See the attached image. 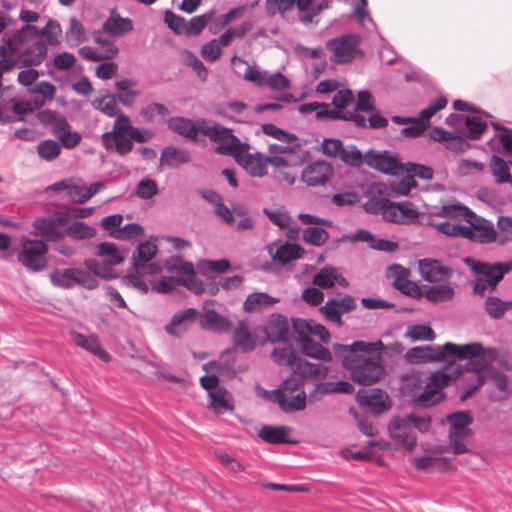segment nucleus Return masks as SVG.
I'll use <instances>...</instances> for the list:
<instances>
[{"instance_id":"nucleus-1","label":"nucleus","mask_w":512,"mask_h":512,"mask_svg":"<svg viewBox=\"0 0 512 512\" xmlns=\"http://www.w3.org/2000/svg\"><path fill=\"white\" fill-rule=\"evenodd\" d=\"M383 348L384 344L380 340H357L349 345H333V350L340 358L342 367L349 373L350 379L363 386L373 385L383 377Z\"/></svg>"},{"instance_id":"nucleus-2","label":"nucleus","mask_w":512,"mask_h":512,"mask_svg":"<svg viewBox=\"0 0 512 512\" xmlns=\"http://www.w3.org/2000/svg\"><path fill=\"white\" fill-rule=\"evenodd\" d=\"M151 129L139 128L132 125L131 119L121 114L115 119L112 130L101 135V144L107 152L126 156L134 147V142L146 143L154 137Z\"/></svg>"},{"instance_id":"nucleus-3","label":"nucleus","mask_w":512,"mask_h":512,"mask_svg":"<svg viewBox=\"0 0 512 512\" xmlns=\"http://www.w3.org/2000/svg\"><path fill=\"white\" fill-rule=\"evenodd\" d=\"M265 395L286 413L302 411L306 408L307 395L303 389V382L296 376L288 377L275 390L265 391Z\"/></svg>"},{"instance_id":"nucleus-4","label":"nucleus","mask_w":512,"mask_h":512,"mask_svg":"<svg viewBox=\"0 0 512 512\" xmlns=\"http://www.w3.org/2000/svg\"><path fill=\"white\" fill-rule=\"evenodd\" d=\"M201 134L217 144L215 152L219 155H227L234 158L238 156L240 150L249 149V145L235 136L232 129L218 123L213 125L207 123L206 127L201 130Z\"/></svg>"},{"instance_id":"nucleus-5","label":"nucleus","mask_w":512,"mask_h":512,"mask_svg":"<svg viewBox=\"0 0 512 512\" xmlns=\"http://www.w3.org/2000/svg\"><path fill=\"white\" fill-rule=\"evenodd\" d=\"M49 278L53 286L66 290L75 286L93 290L99 285L98 279L81 268L55 269L50 273Z\"/></svg>"},{"instance_id":"nucleus-6","label":"nucleus","mask_w":512,"mask_h":512,"mask_svg":"<svg viewBox=\"0 0 512 512\" xmlns=\"http://www.w3.org/2000/svg\"><path fill=\"white\" fill-rule=\"evenodd\" d=\"M361 38L357 34L347 33L326 42V48L332 53L330 61L336 64H347L354 60Z\"/></svg>"},{"instance_id":"nucleus-7","label":"nucleus","mask_w":512,"mask_h":512,"mask_svg":"<svg viewBox=\"0 0 512 512\" xmlns=\"http://www.w3.org/2000/svg\"><path fill=\"white\" fill-rule=\"evenodd\" d=\"M48 246L41 240H25L17 253L18 261L28 272L37 273L47 266Z\"/></svg>"},{"instance_id":"nucleus-8","label":"nucleus","mask_w":512,"mask_h":512,"mask_svg":"<svg viewBox=\"0 0 512 512\" xmlns=\"http://www.w3.org/2000/svg\"><path fill=\"white\" fill-rule=\"evenodd\" d=\"M450 423L449 441L455 454H463L468 451L462 440L471 435V429L468 427L473 419L469 411H455L447 416Z\"/></svg>"},{"instance_id":"nucleus-9","label":"nucleus","mask_w":512,"mask_h":512,"mask_svg":"<svg viewBox=\"0 0 512 512\" xmlns=\"http://www.w3.org/2000/svg\"><path fill=\"white\" fill-rule=\"evenodd\" d=\"M365 164L387 175L399 176L405 173L404 164L401 163L399 155L388 150L369 149L365 152Z\"/></svg>"},{"instance_id":"nucleus-10","label":"nucleus","mask_w":512,"mask_h":512,"mask_svg":"<svg viewBox=\"0 0 512 512\" xmlns=\"http://www.w3.org/2000/svg\"><path fill=\"white\" fill-rule=\"evenodd\" d=\"M464 262L470 266L471 270L482 276L489 284V288L494 290L498 283L503 279L505 274L512 270V260L507 262L487 263L482 261H475L471 258H465Z\"/></svg>"},{"instance_id":"nucleus-11","label":"nucleus","mask_w":512,"mask_h":512,"mask_svg":"<svg viewBox=\"0 0 512 512\" xmlns=\"http://www.w3.org/2000/svg\"><path fill=\"white\" fill-rule=\"evenodd\" d=\"M356 307L357 303L353 296L349 294L342 295L339 292L337 293V297L328 299V301L319 308V311L328 322L341 327L343 325L342 315L354 311Z\"/></svg>"},{"instance_id":"nucleus-12","label":"nucleus","mask_w":512,"mask_h":512,"mask_svg":"<svg viewBox=\"0 0 512 512\" xmlns=\"http://www.w3.org/2000/svg\"><path fill=\"white\" fill-rule=\"evenodd\" d=\"M465 348L464 360H467L465 365L467 371L479 373L498 357L496 348H485L478 342L465 344Z\"/></svg>"},{"instance_id":"nucleus-13","label":"nucleus","mask_w":512,"mask_h":512,"mask_svg":"<svg viewBox=\"0 0 512 512\" xmlns=\"http://www.w3.org/2000/svg\"><path fill=\"white\" fill-rule=\"evenodd\" d=\"M157 253V246L149 241L138 245L132 257L134 272L138 274L155 275L161 271V267L155 263H149Z\"/></svg>"},{"instance_id":"nucleus-14","label":"nucleus","mask_w":512,"mask_h":512,"mask_svg":"<svg viewBox=\"0 0 512 512\" xmlns=\"http://www.w3.org/2000/svg\"><path fill=\"white\" fill-rule=\"evenodd\" d=\"M390 437L407 451L416 447L417 439L407 417H395L388 425Z\"/></svg>"},{"instance_id":"nucleus-15","label":"nucleus","mask_w":512,"mask_h":512,"mask_svg":"<svg viewBox=\"0 0 512 512\" xmlns=\"http://www.w3.org/2000/svg\"><path fill=\"white\" fill-rule=\"evenodd\" d=\"M418 268L421 277L429 283L448 282L453 274L451 267L444 265L440 260L432 258L419 260Z\"/></svg>"},{"instance_id":"nucleus-16","label":"nucleus","mask_w":512,"mask_h":512,"mask_svg":"<svg viewBox=\"0 0 512 512\" xmlns=\"http://www.w3.org/2000/svg\"><path fill=\"white\" fill-rule=\"evenodd\" d=\"M333 172L334 169L331 164L323 160H317L303 169L301 179L310 187L324 186L330 181Z\"/></svg>"},{"instance_id":"nucleus-17","label":"nucleus","mask_w":512,"mask_h":512,"mask_svg":"<svg viewBox=\"0 0 512 512\" xmlns=\"http://www.w3.org/2000/svg\"><path fill=\"white\" fill-rule=\"evenodd\" d=\"M356 398L361 407L369 408L374 414H381L390 408L388 395L381 389H360Z\"/></svg>"},{"instance_id":"nucleus-18","label":"nucleus","mask_w":512,"mask_h":512,"mask_svg":"<svg viewBox=\"0 0 512 512\" xmlns=\"http://www.w3.org/2000/svg\"><path fill=\"white\" fill-rule=\"evenodd\" d=\"M264 333L271 343H285L290 339V324L282 314H271L267 320Z\"/></svg>"},{"instance_id":"nucleus-19","label":"nucleus","mask_w":512,"mask_h":512,"mask_svg":"<svg viewBox=\"0 0 512 512\" xmlns=\"http://www.w3.org/2000/svg\"><path fill=\"white\" fill-rule=\"evenodd\" d=\"M167 125L171 131L177 133L178 135L196 141L198 134H201V130L206 127L207 121L200 119L196 122H193L189 118L174 116L168 120Z\"/></svg>"},{"instance_id":"nucleus-20","label":"nucleus","mask_w":512,"mask_h":512,"mask_svg":"<svg viewBox=\"0 0 512 512\" xmlns=\"http://www.w3.org/2000/svg\"><path fill=\"white\" fill-rule=\"evenodd\" d=\"M234 159L251 176L263 177L267 174V159H264L260 152L251 154L248 150H240Z\"/></svg>"},{"instance_id":"nucleus-21","label":"nucleus","mask_w":512,"mask_h":512,"mask_svg":"<svg viewBox=\"0 0 512 512\" xmlns=\"http://www.w3.org/2000/svg\"><path fill=\"white\" fill-rule=\"evenodd\" d=\"M71 335L78 347L89 352L102 362L107 363L111 360L110 354L103 348L97 335H85L79 332H73Z\"/></svg>"},{"instance_id":"nucleus-22","label":"nucleus","mask_w":512,"mask_h":512,"mask_svg":"<svg viewBox=\"0 0 512 512\" xmlns=\"http://www.w3.org/2000/svg\"><path fill=\"white\" fill-rule=\"evenodd\" d=\"M293 376L301 379H312V380H323L327 377L328 367L323 364H316L307 361L302 357H298L296 363H294Z\"/></svg>"},{"instance_id":"nucleus-23","label":"nucleus","mask_w":512,"mask_h":512,"mask_svg":"<svg viewBox=\"0 0 512 512\" xmlns=\"http://www.w3.org/2000/svg\"><path fill=\"white\" fill-rule=\"evenodd\" d=\"M468 224L466 226L471 228L472 235L471 237H466V239L479 243H490L495 240L496 230L493 223L489 220L479 217L474 213V218Z\"/></svg>"},{"instance_id":"nucleus-24","label":"nucleus","mask_w":512,"mask_h":512,"mask_svg":"<svg viewBox=\"0 0 512 512\" xmlns=\"http://www.w3.org/2000/svg\"><path fill=\"white\" fill-rule=\"evenodd\" d=\"M432 215L456 221H465L466 223L471 222V219L474 218V212L461 203L442 205L436 208Z\"/></svg>"},{"instance_id":"nucleus-25","label":"nucleus","mask_w":512,"mask_h":512,"mask_svg":"<svg viewBox=\"0 0 512 512\" xmlns=\"http://www.w3.org/2000/svg\"><path fill=\"white\" fill-rule=\"evenodd\" d=\"M48 49L45 43L36 42L34 45L26 48L18 55L19 64L23 67L40 65L47 57Z\"/></svg>"},{"instance_id":"nucleus-26","label":"nucleus","mask_w":512,"mask_h":512,"mask_svg":"<svg viewBox=\"0 0 512 512\" xmlns=\"http://www.w3.org/2000/svg\"><path fill=\"white\" fill-rule=\"evenodd\" d=\"M200 326L215 333H226L231 327V321L217 313L215 310H207L200 319Z\"/></svg>"},{"instance_id":"nucleus-27","label":"nucleus","mask_w":512,"mask_h":512,"mask_svg":"<svg viewBox=\"0 0 512 512\" xmlns=\"http://www.w3.org/2000/svg\"><path fill=\"white\" fill-rule=\"evenodd\" d=\"M290 427L264 425L258 432L259 438L270 444H293L296 443L288 438Z\"/></svg>"},{"instance_id":"nucleus-28","label":"nucleus","mask_w":512,"mask_h":512,"mask_svg":"<svg viewBox=\"0 0 512 512\" xmlns=\"http://www.w3.org/2000/svg\"><path fill=\"white\" fill-rule=\"evenodd\" d=\"M233 342L235 347L243 353H249L255 349L256 337L250 332L245 321H240L234 329Z\"/></svg>"},{"instance_id":"nucleus-29","label":"nucleus","mask_w":512,"mask_h":512,"mask_svg":"<svg viewBox=\"0 0 512 512\" xmlns=\"http://www.w3.org/2000/svg\"><path fill=\"white\" fill-rule=\"evenodd\" d=\"M190 160L191 154L188 150L169 145L161 151L160 165L173 168Z\"/></svg>"},{"instance_id":"nucleus-30","label":"nucleus","mask_w":512,"mask_h":512,"mask_svg":"<svg viewBox=\"0 0 512 512\" xmlns=\"http://www.w3.org/2000/svg\"><path fill=\"white\" fill-rule=\"evenodd\" d=\"M39 120L44 126L50 127L53 135L57 138L61 135V133L70 128L66 118L53 110L41 111L39 113Z\"/></svg>"},{"instance_id":"nucleus-31","label":"nucleus","mask_w":512,"mask_h":512,"mask_svg":"<svg viewBox=\"0 0 512 512\" xmlns=\"http://www.w3.org/2000/svg\"><path fill=\"white\" fill-rule=\"evenodd\" d=\"M440 354H436V346L424 345L409 349L406 354V360L411 364H421L438 361Z\"/></svg>"},{"instance_id":"nucleus-32","label":"nucleus","mask_w":512,"mask_h":512,"mask_svg":"<svg viewBox=\"0 0 512 512\" xmlns=\"http://www.w3.org/2000/svg\"><path fill=\"white\" fill-rule=\"evenodd\" d=\"M103 31L113 37L123 36L133 30V22L130 18L119 15L108 17L103 23Z\"/></svg>"},{"instance_id":"nucleus-33","label":"nucleus","mask_w":512,"mask_h":512,"mask_svg":"<svg viewBox=\"0 0 512 512\" xmlns=\"http://www.w3.org/2000/svg\"><path fill=\"white\" fill-rule=\"evenodd\" d=\"M38 37V28L34 25L26 24L13 33H6L3 36V42L8 46H10L12 43H15L18 46L24 43H28L29 41Z\"/></svg>"},{"instance_id":"nucleus-34","label":"nucleus","mask_w":512,"mask_h":512,"mask_svg":"<svg viewBox=\"0 0 512 512\" xmlns=\"http://www.w3.org/2000/svg\"><path fill=\"white\" fill-rule=\"evenodd\" d=\"M303 253L304 251L300 245L286 242L276 248L273 253V260L281 265H285L301 258Z\"/></svg>"},{"instance_id":"nucleus-35","label":"nucleus","mask_w":512,"mask_h":512,"mask_svg":"<svg viewBox=\"0 0 512 512\" xmlns=\"http://www.w3.org/2000/svg\"><path fill=\"white\" fill-rule=\"evenodd\" d=\"M302 353L307 357L321 360L324 362H332V354L329 349L325 348L318 342H315L311 337L304 339L299 343Z\"/></svg>"},{"instance_id":"nucleus-36","label":"nucleus","mask_w":512,"mask_h":512,"mask_svg":"<svg viewBox=\"0 0 512 512\" xmlns=\"http://www.w3.org/2000/svg\"><path fill=\"white\" fill-rule=\"evenodd\" d=\"M487 126V122L482 120L479 116H466L460 136H462V140L464 138L477 140L482 136Z\"/></svg>"},{"instance_id":"nucleus-37","label":"nucleus","mask_w":512,"mask_h":512,"mask_svg":"<svg viewBox=\"0 0 512 512\" xmlns=\"http://www.w3.org/2000/svg\"><path fill=\"white\" fill-rule=\"evenodd\" d=\"M444 398L445 395L442 391H437L428 384L425 385L422 392L411 395L413 404L424 408L431 407L441 402Z\"/></svg>"},{"instance_id":"nucleus-38","label":"nucleus","mask_w":512,"mask_h":512,"mask_svg":"<svg viewBox=\"0 0 512 512\" xmlns=\"http://www.w3.org/2000/svg\"><path fill=\"white\" fill-rule=\"evenodd\" d=\"M427 225L435 227L440 233L452 236V237H471L472 230L470 227H467L466 225H461L457 223H450V222H435L431 219L427 220Z\"/></svg>"},{"instance_id":"nucleus-39","label":"nucleus","mask_w":512,"mask_h":512,"mask_svg":"<svg viewBox=\"0 0 512 512\" xmlns=\"http://www.w3.org/2000/svg\"><path fill=\"white\" fill-rule=\"evenodd\" d=\"M278 302V298H274L265 292H254L247 296L243 304V309L246 312H254L261 308L270 307Z\"/></svg>"},{"instance_id":"nucleus-40","label":"nucleus","mask_w":512,"mask_h":512,"mask_svg":"<svg viewBox=\"0 0 512 512\" xmlns=\"http://www.w3.org/2000/svg\"><path fill=\"white\" fill-rule=\"evenodd\" d=\"M383 191L380 187H372L368 191L367 200L363 203L362 208L366 213L373 215H381L386 203L389 199L380 197Z\"/></svg>"},{"instance_id":"nucleus-41","label":"nucleus","mask_w":512,"mask_h":512,"mask_svg":"<svg viewBox=\"0 0 512 512\" xmlns=\"http://www.w3.org/2000/svg\"><path fill=\"white\" fill-rule=\"evenodd\" d=\"M117 101L118 100L114 94L107 93L101 97L95 98L93 101V106L104 115L117 118L122 114L120 113Z\"/></svg>"},{"instance_id":"nucleus-42","label":"nucleus","mask_w":512,"mask_h":512,"mask_svg":"<svg viewBox=\"0 0 512 512\" xmlns=\"http://www.w3.org/2000/svg\"><path fill=\"white\" fill-rule=\"evenodd\" d=\"M336 273L335 267L325 265L313 276L312 283L321 289H330L337 281Z\"/></svg>"},{"instance_id":"nucleus-43","label":"nucleus","mask_w":512,"mask_h":512,"mask_svg":"<svg viewBox=\"0 0 512 512\" xmlns=\"http://www.w3.org/2000/svg\"><path fill=\"white\" fill-rule=\"evenodd\" d=\"M490 167L495 177V182L498 184L511 183L512 176L508 163L501 157L493 155L491 158Z\"/></svg>"},{"instance_id":"nucleus-44","label":"nucleus","mask_w":512,"mask_h":512,"mask_svg":"<svg viewBox=\"0 0 512 512\" xmlns=\"http://www.w3.org/2000/svg\"><path fill=\"white\" fill-rule=\"evenodd\" d=\"M214 15L215 11L212 9L202 15L191 18L189 22H186L184 33L188 36L199 35L205 29L207 24L212 21Z\"/></svg>"},{"instance_id":"nucleus-45","label":"nucleus","mask_w":512,"mask_h":512,"mask_svg":"<svg viewBox=\"0 0 512 512\" xmlns=\"http://www.w3.org/2000/svg\"><path fill=\"white\" fill-rule=\"evenodd\" d=\"M450 368H443L441 370H438L434 373H432L429 377V380L426 384L431 386L433 389L437 391H442L441 389L445 386L449 385V382L451 381L453 376H457L460 374V368L459 367H453V373H448V370Z\"/></svg>"},{"instance_id":"nucleus-46","label":"nucleus","mask_w":512,"mask_h":512,"mask_svg":"<svg viewBox=\"0 0 512 512\" xmlns=\"http://www.w3.org/2000/svg\"><path fill=\"white\" fill-rule=\"evenodd\" d=\"M98 255L103 258L104 263L110 268L124 261V257L119 253L115 245L108 242L99 244Z\"/></svg>"},{"instance_id":"nucleus-47","label":"nucleus","mask_w":512,"mask_h":512,"mask_svg":"<svg viewBox=\"0 0 512 512\" xmlns=\"http://www.w3.org/2000/svg\"><path fill=\"white\" fill-rule=\"evenodd\" d=\"M455 292L454 289L449 285H436L428 287L424 297L436 304L440 302L449 301L453 298Z\"/></svg>"},{"instance_id":"nucleus-48","label":"nucleus","mask_w":512,"mask_h":512,"mask_svg":"<svg viewBox=\"0 0 512 512\" xmlns=\"http://www.w3.org/2000/svg\"><path fill=\"white\" fill-rule=\"evenodd\" d=\"M405 337L410 339L412 342L433 341L436 335L429 325L415 324L407 328Z\"/></svg>"},{"instance_id":"nucleus-49","label":"nucleus","mask_w":512,"mask_h":512,"mask_svg":"<svg viewBox=\"0 0 512 512\" xmlns=\"http://www.w3.org/2000/svg\"><path fill=\"white\" fill-rule=\"evenodd\" d=\"M116 87V98L124 106L130 107L134 104L137 96L140 95V91H134L130 89V83L127 80H118L115 82Z\"/></svg>"},{"instance_id":"nucleus-50","label":"nucleus","mask_w":512,"mask_h":512,"mask_svg":"<svg viewBox=\"0 0 512 512\" xmlns=\"http://www.w3.org/2000/svg\"><path fill=\"white\" fill-rule=\"evenodd\" d=\"M298 357L299 356L291 346L281 348L276 347L271 353V358L276 364L280 366H287L291 369L293 368L294 363H296Z\"/></svg>"},{"instance_id":"nucleus-51","label":"nucleus","mask_w":512,"mask_h":512,"mask_svg":"<svg viewBox=\"0 0 512 512\" xmlns=\"http://www.w3.org/2000/svg\"><path fill=\"white\" fill-rule=\"evenodd\" d=\"M429 137L439 143L451 141V140H458L459 142L457 144H450L447 145L448 149L452 150H461L462 149V136L456 135L454 133H451L447 130H444L440 127H433L429 130Z\"/></svg>"},{"instance_id":"nucleus-52","label":"nucleus","mask_w":512,"mask_h":512,"mask_svg":"<svg viewBox=\"0 0 512 512\" xmlns=\"http://www.w3.org/2000/svg\"><path fill=\"white\" fill-rule=\"evenodd\" d=\"M38 156L47 162L54 161L61 153V145L52 139L41 141L37 146Z\"/></svg>"},{"instance_id":"nucleus-53","label":"nucleus","mask_w":512,"mask_h":512,"mask_svg":"<svg viewBox=\"0 0 512 512\" xmlns=\"http://www.w3.org/2000/svg\"><path fill=\"white\" fill-rule=\"evenodd\" d=\"M339 159L351 167H360L365 164V154H362L355 145L344 146Z\"/></svg>"},{"instance_id":"nucleus-54","label":"nucleus","mask_w":512,"mask_h":512,"mask_svg":"<svg viewBox=\"0 0 512 512\" xmlns=\"http://www.w3.org/2000/svg\"><path fill=\"white\" fill-rule=\"evenodd\" d=\"M211 399V406L217 414H221L225 411L233 410V405L228 401V392L223 388H218L214 391L209 392Z\"/></svg>"},{"instance_id":"nucleus-55","label":"nucleus","mask_w":512,"mask_h":512,"mask_svg":"<svg viewBox=\"0 0 512 512\" xmlns=\"http://www.w3.org/2000/svg\"><path fill=\"white\" fill-rule=\"evenodd\" d=\"M328 238V231L320 227H308L303 230V240L317 247L324 245Z\"/></svg>"},{"instance_id":"nucleus-56","label":"nucleus","mask_w":512,"mask_h":512,"mask_svg":"<svg viewBox=\"0 0 512 512\" xmlns=\"http://www.w3.org/2000/svg\"><path fill=\"white\" fill-rule=\"evenodd\" d=\"M62 34V29L58 21L49 19L46 26L39 30V37L45 38L46 43L54 46L59 43V37Z\"/></svg>"},{"instance_id":"nucleus-57","label":"nucleus","mask_w":512,"mask_h":512,"mask_svg":"<svg viewBox=\"0 0 512 512\" xmlns=\"http://www.w3.org/2000/svg\"><path fill=\"white\" fill-rule=\"evenodd\" d=\"M66 234L70 237L84 240L90 239L95 236L96 231L93 227L87 225L84 222L76 221L71 223L66 228Z\"/></svg>"},{"instance_id":"nucleus-58","label":"nucleus","mask_w":512,"mask_h":512,"mask_svg":"<svg viewBox=\"0 0 512 512\" xmlns=\"http://www.w3.org/2000/svg\"><path fill=\"white\" fill-rule=\"evenodd\" d=\"M464 350H466L465 345H458L452 342H447L443 346H436V354H440L438 361H445L447 355L464 360Z\"/></svg>"},{"instance_id":"nucleus-59","label":"nucleus","mask_w":512,"mask_h":512,"mask_svg":"<svg viewBox=\"0 0 512 512\" xmlns=\"http://www.w3.org/2000/svg\"><path fill=\"white\" fill-rule=\"evenodd\" d=\"M84 265L87 268V272H89L96 279L97 277H101L104 279L113 278V270L108 267L105 263H100L96 259H86L84 261Z\"/></svg>"},{"instance_id":"nucleus-60","label":"nucleus","mask_w":512,"mask_h":512,"mask_svg":"<svg viewBox=\"0 0 512 512\" xmlns=\"http://www.w3.org/2000/svg\"><path fill=\"white\" fill-rule=\"evenodd\" d=\"M144 235V228L138 223H128L112 232V237L119 240H131Z\"/></svg>"},{"instance_id":"nucleus-61","label":"nucleus","mask_w":512,"mask_h":512,"mask_svg":"<svg viewBox=\"0 0 512 512\" xmlns=\"http://www.w3.org/2000/svg\"><path fill=\"white\" fill-rule=\"evenodd\" d=\"M104 33L105 32L103 31V29L94 31L93 39L98 45H100L103 48V51L101 52L103 56L107 60L113 59L114 57H116L118 49L111 39L105 38L103 36Z\"/></svg>"},{"instance_id":"nucleus-62","label":"nucleus","mask_w":512,"mask_h":512,"mask_svg":"<svg viewBox=\"0 0 512 512\" xmlns=\"http://www.w3.org/2000/svg\"><path fill=\"white\" fill-rule=\"evenodd\" d=\"M484 309L487 315L495 320L501 319L505 314L503 300L496 296H488L484 300Z\"/></svg>"},{"instance_id":"nucleus-63","label":"nucleus","mask_w":512,"mask_h":512,"mask_svg":"<svg viewBox=\"0 0 512 512\" xmlns=\"http://www.w3.org/2000/svg\"><path fill=\"white\" fill-rule=\"evenodd\" d=\"M312 321L302 318H292L294 339L299 344L306 338H310Z\"/></svg>"},{"instance_id":"nucleus-64","label":"nucleus","mask_w":512,"mask_h":512,"mask_svg":"<svg viewBox=\"0 0 512 512\" xmlns=\"http://www.w3.org/2000/svg\"><path fill=\"white\" fill-rule=\"evenodd\" d=\"M65 36L67 42L70 43L71 46H76L83 40L84 28L75 17L70 19V27Z\"/></svg>"}]
</instances>
